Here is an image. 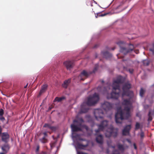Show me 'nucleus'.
<instances>
[{
	"label": "nucleus",
	"instance_id": "1",
	"mask_svg": "<svg viewBox=\"0 0 154 154\" xmlns=\"http://www.w3.org/2000/svg\"><path fill=\"white\" fill-rule=\"evenodd\" d=\"M124 82L123 77L121 76H119L117 79L114 80L112 85V91L110 94L107 96L108 99H117L119 98L120 94V84Z\"/></svg>",
	"mask_w": 154,
	"mask_h": 154
},
{
	"label": "nucleus",
	"instance_id": "2",
	"mask_svg": "<svg viewBox=\"0 0 154 154\" xmlns=\"http://www.w3.org/2000/svg\"><path fill=\"white\" fill-rule=\"evenodd\" d=\"M99 97L98 94L95 93L92 96L88 98L86 102H84L81 105L80 112L84 113L87 112L89 109L88 106L94 105L99 101Z\"/></svg>",
	"mask_w": 154,
	"mask_h": 154
},
{
	"label": "nucleus",
	"instance_id": "3",
	"mask_svg": "<svg viewBox=\"0 0 154 154\" xmlns=\"http://www.w3.org/2000/svg\"><path fill=\"white\" fill-rule=\"evenodd\" d=\"M130 109L129 107H125L124 111L126 112L125 114L121 109H119L118 110L115 116V120L116 123L121 124L122 123V121L124 119V115L125 118L126 119H128L130 116Z\"/></svg>",
	"mask_w": 154,
	"mask_h": 154
},
{
	"label": "nucleus",
	"instance_id": "4",
	"mask_svg": "<svg viewBox=\"0 0 154 154\" xmlns=\"http://www.w3.org/2000/svg\"><path fill=\"white\" fill-rule=\"evenodd\" d=\"M118 129H114L113 126H112L108 128L105 132V136L108 138H109L111 136L116 137L118 135Z\"/></svg>",
	"mask_w": 154,
	"mask_h": 154
},
{
	"label": "nucleus",
	"instance_id": "5",
	"mask_svg": "<svg viewBox=\"0 0 154 154\" xmlns=\"http://www.w3.org/2000/svg\"><path fill=\"white\" fill-rule=\"evenodd\" d=\"M94 114L96 119L98 121L103 120V112L102 110L100 109H97L95 110Z\"/></svg>",
	"mask_w": 154,
	"mask_h": 154
},
{
	"label": "nucleus",
	"instance_id": "6",
	"mask_svg": "<svg viewBox=\"0 0 154 154\" xmlns=\"http://www.w3.org/2000/svg\"><path fill=\"white\" fill-rule=\"evenodd\" d=\"M131 88V85L128 82L125 83L123 86L122 89L123 93L122 96L126 95L127 96H129V90Z\"/></svg>",
	"mask_w": 154,
	"mask_h": 154
},
{
	"label": "nucleus",
	"instance_id": "7",
	"mask_svg": "<svg viewBox=\"0 0 154 154\" xmlns=\"http://www.w3.org/2000/svg\"><path fill=\"white\" fill-rule=\"evenodd\" d=\"M108 121L104 120L102 121L100 124H97L98 129L95 130L96 134H98L100 131H102L108 125Z\"/></svg>",
	"mask_w": 154,
	"mask_h": 154
},
{
	"label": "nucleus",
	"instance_id": "8",
	"mask_svg": "<svg viewBox=\"0 0 154 154\" xmlns=\"http://www.w3.org/2000/svg\"><path fill=\"white\" fill-rule=\"evenodd\" d=\"M117 44L119 45L120 47V52L122 53L124 55H125L128 53H130V52L129 51L128 48H126L125 47H121V45H123L124 43L122 41H119L117 43Z\"/></svg>",
	"mask_w": 154,
	"mask_h": 154
},
{
	"label": "nucleus",
	"instance_id": "9",
	"mask_svg": "<svg viewBox=\"0 0 154 154\" xmlns=\"http://www.w3.org/2000/svg\"><path fill=\"white\" fill-rule=\"evenodd\" d=\"M90 72H88L85 70H83L81 72L80 75L78 76V78L81 80L84 81L85 79L91 74Z\"/></svg>",
	"mask_w": 154,
	"mask_h": 154
},
{
	"label": "nucleus",
	"instance_id": "10",
	"mask_svg": "<svg viewBox=\"0 0 154 154\" xmlns=\"http://www.w3.org/2000/svg\"><path fill=\"white\" fill-rule=\"evenodd\" d=\"M73 61L67 60L64 62L63 63L67 69L70 70L73 67Z\"/></svg>",
	"mask_w": 154,
	"mask_h": 154
},
{
	"label": "nucleus",
	"instance_id": "11",
	"mask_svg": "<svg viewBox=\"0 0 154 154\" xmlns=\"http://www.w3.org/2000/svg\"><path fill=\"white\" fill-rule=\"evenodd\" d=\"M112 107V104L107 102H105L102 105V107L106 111L110 109Z\"/></svg>",
	"mask_w": 154,
	"mask_h": 154
},
{
	"label": "nucleus",
	"instance_id": "12",
	"mask_svg": "<svg viewBox=\"0 0 154 154\" xmlns=\"http://www.w3.org/2000/svg\"><path fill=\"white\" fill-rule=\"evenodd\" d=\"M123 105L125 106V107H129L131 108L132 105L131 103L130 99H124L122 102Z\"/></svg>",
	"mask_w": 154,
	"mask_h": 154
},
{
	"label": "nucleus",
	"instance_id": "13",
	"mask_svg": "<svg viewBox=\"0 0 154 154\" xmlns=\"http://www.w3.org/2000/svg\"><path fill=\"white\" fill-rule=\"evenodd\" d=\"M9 135L7 133L4 132L2 133V141L7 143L8 142L9 138Z\"/></svg>",
	"mask_w": 154,
	"mask_h": 154
},
{
	"label": "nucleus",
	"instance_id": "14",
	"mask_svg": "<svg viewBox=\"0 0 154 154\" xmlns=\"http://www.w3.org/2000/svg\"><path fill=\"white\" fill-rule=\"evenodd\" d=\"M42 134L43 135V137L39 139V141L42 143H47L48 142V140L47 138L48 134L46 132H44Z\"/></svg>",
	"mask_w": 154,
	"mask_h": 154
},
{
	"label": "nucleus",
	"instance_id": "15",
	"mask_svg": "<svg viewBox=\"0 0 154 154\" xmlns=\"http://www.w3.org/2000/svg\"><path fill=\"white\" fill-rule=\"evenodd\" d=\"M131 128V125L126 126L122 131V135H126L129 134Z\"/></svg>",
	"mask_w": 154,
	"mask_h": 154
},
{
	"label": "nucleus",
	"instance_id": "16",
	"mask_svg": "<svg viewBox=\"0 0 154 154\" xmlns=\"http://www.w3.org/2000/svg\"><path fill=\"white\" fill-rule=\"evenodd\" d=\"M72 130L73 132H77L81 131L82 130L81 128L78 127L77 125L74 124H72L71 125Z\"/></svg>",
	"mask_w": 154,
	"mask_h": 154
},
{
	"label": "nucleus",
	"instance_id": "17",
	"mask_svg": "<svg viewBox=\"0 0 154 154\" xmlns=\"http://www.w3.org/2000/svg\"><path fill=\"white\" fill-rule=\"evenodd\" d=\"M102 53L104 57L106 59L110 58L112 57V54L107 51L102 52Z\"/></svg>",
	"mask_w": 154,
	"mask_h": 154
},
{
	"label": "nucleus",
	"instance_id": "18",
	"mask_svg": "<svg viewBox=\"0 0 154 154\" xmlns=\"http://www.w3.org/2000/svg\"><path fill=\"white\" fill-rule=\"evenodd\" d=\"M96 141L97 142L100 144H102L103 143V137L101 135H99L96 138Z\"/></svg>",
	"mask_w": 154,
	"mask_h": 154
},
{
	"label": "nucleus",
	"instance_id": "19",
	"mask_svg": "<svg viewBox=\"0 0 154 154\" xmlns=\"http://www.w3.org/2000/svg\"><path fill=\"white\" fill-rule=\"evenodd\" d=\"M47 85L46 84L44 85H42V87L40 91L39 92V95H41L44 92L47 88Z\"/></svg>",
	"mask_w": 154,
	"mask_h": 154
},
{
	"label": "nucleus",
	"instance_id": "20",
	"mask_svg": "<svg viewBox=\"0 0 154 154\" xmlns=\"http://www.w3.org/2000/svg\"><path fill=\"white\" fill-rule=\"evenodd\" d=\"M117 146L118 149L121 151L122 152H124L125 148L124 146L122 145L119 143L117 144Z\"/></svg>",
	"mask_w": 154,
	"mask_h": 154
},
{
	"label": "nucleus",
	"instance_id": "21",
	"mask_svg": "<svg viewBox=\"0 0 154 154\" xmlns=\"http://www.w3.org/2000/svg\"><path fill=\"white\" fill-rule=\"evenodd\" d=\"M2 149L5 154L7 153L9 149V147L8 145H5L2 147Z\"/></svg>",
	"mask_w": 154,
	"mask_h": 154
},
{
	"label": "nucleus",
	"instance_id": "22",
	"mask_svg": "<svg viewBox=\"0 0 154 154\" xmlns=\"http://www.w3.org/2000/svg\"><path fill=\"white\" fill-rule=\"evenodd\" d=\"M66 99V97L64 96H63L61 97H56L54 100V102L57 101L60 102L62 100H64Z\"/></svg>",
	"mask_w": 154,
	"mask_h": 154
},
{
	"label": "nucleus",
	"instance_id": "23",
	"mask_svg": "<svg viewBox=\"0 0 154 154\" xmlns=\"http://www.w3.org/2000/svg\"><path fill=\"white\" fill-rule=\"evenodd\" d=\"M70 82V79H69L64 81L63 84H62V86L65 88H66L68 84Z\"/></svg>",
	"mask_w": 154,
	"mask_h": 154
},
{
	"label": "nucleus",
	"instance_id": "24",
	"mask_svg": "<svg viewBox=\"0 0 154 154\" xmlns=\"http://www.w3.org/2000/svg\"><path fill=\"white\" fill-rule=\"evenodd\" d=\"M88 145L87 144L86 145H83L79 143H77L76 144L77 148L79 149H83L84 148L86 147Z\"/></svg>",
	"mask_w": 154,
	"mask_h": 154
},
{
	"label": "nucleus",
	"instance_id": "25",
	"mask_svg": "<svg viewBox=\"0 0 154 154\" xmlns=\"http://www.w3.org/2000/svg\"><path fill=\"white\" fill-rule=\"evenodd\" d=\"M74 122L79 123L80 122L79 125L81 126L82 123L84 122L83 119L82 118H79L78 120H74Z\"/></svg>",
	"mask_w": 154,
	"mask_h": 154
},
{
	"label": "nucleus",
	"instance_id": "26",
	"mask_svg": "<svg viewBox=\"0 0 154 154\" xmlns=\"http://www.w3.org/2000/svg\"><path fill=\"white\" fill-rule=\"evenodd\" d=\"M76 139L79 141H85V139H83L80 137L79 135V134H76L73 136Z\"/></svg>",
	"mask_w": 154,
	"mask_h": 154
},
{
	"label": "nucleus",
	"instance_id": "27",
	"mask_svg": "<svg viewBox=\"0 0 154 154\" xmlns=\"http://www.w3.org/2000/svg\"><path fill=\"white\" fill-rule=\"evenodd\" d=\"M154 115L153 113H152V112L149 111V112L148 116V121H151L152 120V117L151 116L152 115Z\"/></svg>",
	"mask_w": 154,
	"mask_h": 154
},
{
	"label": "nucleus",
	"instance_id": "28",
	"mask_svg": "<svg viewBox=\"0 0 154 154\" xmlns=\"http://www.w3.org/2000/svg\"><path fill=\"white\" fill-rule=\"evenodd\" d=\"M143 63L144 65L148 66L150 63V61L148 60H145L143 61Z\"/></svg>",
	"mask_w": 154,
	"mask_h": 154
},
{
	"label": "nucleus",
	"instance_id": "29",
	"mask_svg": "<svg viewBox=\"0 0 154 154\" xmlns=\"http://www.w3.org/2000/svg\"><path fill=\"white\" fill-rule=\"evenodd\" d=\"M145 92V91L142 88H141L140 91V95L141 97H143Z\"/></svg>",
	"mask_w": 154,
	"mask_h": 154
},
{
	"label": "nucleus",
	"instance_id": "30",
	"mask_svg": "<svg viewBox=\"0 0 154 154\" xmlns=\"http://www.w3.org/2000/svg\"><path fill=\"white\" fill-rule=\"evenodd\" d=\"M134 48V47L133 45L132 44H130L129 45V47L128 49L130 51V52L132 51Z\"/></svg>",
	"mask_w": 154,
	"mask_h": 154
},
{
	"label": "nucleus",
	"instance_id": "31",
	"mask_svg": "<svg viewBox=\"0 0 154 154\" xmlns=\"http://www.w3.org/2000/svg\"><path fill=\"white\" fill-rule=\"evenodd\" d=\"M140 125L139 122H137L135 125V129L137 130L140 128Z\"/></svg>",
	"mask_w": 154,
	"mask_h": 154
},
{
	"label": "nucleus",
	"instance_id": "32",
	"mask_svg": "<svg viewBox=\"0 0 154 154\" xmlns=\"http://www.w3.org/2000/svg\"><path fill=\"white\" fill-rule=\"evenodd\" d=\"M106 15V14H102L100 13H97L96 15H95L96 18H97L98 17H103L105 16Z\"/></svg>",
	"mask_w": 154,
	"mask_h": 154
},
{
	"label": "nucleus",
	"instance_id": "33",
	"mask_svg": "<svg viewBox=\"0 0 154 154\" xmlns=\"http://www.w3.org/2000/svg\"><path fill=\"white\" fill-rule=\"evenodd\" d=\"M140 136L141 139H143L144 137V132L142 131V129L141 130V132L140 134Z\"/></svg>",
	"mask_w": 154,
	"mask_h": 154
},
{
	"label": "nucleus",
	"instance_id": "34",
	"mask_svg": "<svg viewBox=\"0 0 154 154\" xmlns=\"http://www.w3.org/2000/svg\"><path fill=\"white\" fill-rule=\"evenodd\" d=\"M98 68V65H96L95 66V67L94 68L93 71L92 72H90V73L91 74L92 73L95 72L97 70Z\"/></svg>",
	"mask_w": 154,
	"mask_h": 154
},
{
	"label": "nucleus",
	"instance_id": "35",
	"mask_svg": "<svg viewBox=\"0 0 154 154\" xmlns=\"http://www.w3.org/2000/svg\"><path fill=\"white\" fill-rule=\"evenodd\" d=\"M56 142H54L50 143V146L51 149H52L54 146L55 144H56Z\"/></svg>",
	"mask_w": 154,
	"mask_h": 154
},
{
	"label": "nucleus",
	"instance_id": "36",
	"mask_svg": "<svg viewBox=\"0 0 154 154\" xmlns=\"http://www.w3.org/2000/svg\"><path fill=\"white\" fill-rule=\"evenodd\" d=\"M149 51H151L152 54H154V43L152 45V47L149 49Z\"/></svg>",
	"mask_w": 154,
	"mask_h": 154
},
{
	"label": "nucleus",
	"instance_id": "37",
	"mask_svg": "<svg viewBox=\"0 0 154 154\" xmlns=\"http://www.w3.org/2000/svg\"><path fill=\"white\" fill-rule=\"evenodd\" d=\"M43 127L45 128H48L50 129L51 126L50 125L46 123L44 125Z\"/></svg>",
	"mask_w": 154,
	"mask_h": 154
},
{
	"label": "nucleus",
	"instance_id": "38",
	"mask_svg": "<svg viewBox=\"0 0 154 154\" xmlns=\"http://www.w3.org/2000/svg\"><path fill=\"white\" fill-rule=\"evenodd\" d=\"M4 113V110L2 109H0V116H2L3 115Z\"/></svg>",
	"mask_w": 154,
	"mask_h": 154
},
{
	"label": "nucleus",
	"instance_id": "39",
	"mask_svg": "<svg viewBox=\"0 0 154 154\" xmlns=\"http://www.w3.org/2000/svg\"><path fill=\"white\" fill-rule=\"evenodd\" d=\"M50 129L53 131H55L56 130L57 128L55 127L51 126Z\"/></svg>",
	"mask_w": 154,
	"mask_h": 154
},
{
	"label": "nucleus",
	"instance_id": "40",
	"mask_svg": "<svg viewBox=\"0 0 154 154\" xmlns=\"http://www.w3.org/2000/svg\"><path fill=\"white\" fill-rule=\"evenodd\" d=\"M112 154H120L119 152L117 150H116L114 151Z\"/></svg>",
	"mask_w": 154,
	"mask_h": 154
},
{
	"label": "nucleus",
	"instance_id": "41",
	"mask_svg": "<svg viewBox=\"0 0 154 154\" xmlns=\"http://www.w3.org/2000/svg\"><path fill=\"white\" fill-rule=\"evenodd\" d=\"M0 120L4 121L5 120V118L2 116H0Z\"/></svg>",
	"mask_w": 154,
	"mask_h": 154
},
{
	"label": "nucleus",
	"instance_id": "42",
	"mask_svg": "<svg viewBox=\"0 0 154 154\" xmlns=\"http://www.w3.org/2000/svg\"><path fill=\"white\" fill-rule=\"evenodd\" d=\"M77 154H87L81 152H78Z\"/></svg>",
	"mask_w": 154,
	"mask_h": 154
},
{
	"label": "nucleus",
	"instance_id": "43",
	"mask_svg": "<svg viewBox=\"0 0 154 154\" xmlns=\"http://www.w3.org/2000/svg\"><path fill=\"white\" fill-rule=\"evenodd\" d=\"M129 72L131 73H132L133 72L134 70L133 69H129Z\"/></svg>",
	"mask_w": 154,
	"mask_h": 154
},
{
	"label": "nucleus",
	"instance_id": "44",
	"mask_svg": "<svg viewBox=\"0 0 154 154\" xmlns=\"http://www.w3.org/2000/svg\"><path fill=\"white\" fill-rule=\"evenodd\" d=\"M2 131V128L1 126H0V135L1 134Z\"/></svg>",
	"mask_w": 154,
	"mask_h": 154
},
{
	"label": "nucleus",
	"instance_id": "45",
	"mask_svg": "<svg viewBox=\"0 0 154 154\" xmlns=\"http://www.w3.org/2000/svg\"><path fill=\"white\" fill-rule=\"evenodd\" d=\"M39 148V146H37V147L36 149V151H38Z\"/></svg>",
	"mask_w": 154,
	"mask_h": 154
},
{
	"label": "nucleus",
	"instance_id": "46",
	"mask_svg": "<svg viewBox=\"0 0 154 154\" xmlns=\"http://www.w3.org/2000/svg\"><path fill=\"white\" fill-rule=\"evenodd\" d=\"M135 52L136 54H138L139 52V50H136L135 51Z\"/></svg>",
	"mask_w": 154,
	"mask_h": 154
},
{
	"label": "nucleus",
	"instance_id": "47",
	"mask_svg": "<svg viewBox=\"0 0 154 154\" xmlns=\"http://www.w3.org/2000/svg\"><path fill=\"white\" fill-rule=\"evenodd\" d=\"M134 149H137V146H136L135 144L134 143Z\"/></svg>",
	"mask_w": 154,
	"mask_h": 154
},
{
	"label": "nucleus",
	"instance_id": "48",
	"mask_svg": "<svg viewBox=\"0 0 154 154\" xmlns=\"http://www.w3.org/2000/svg\"><path fill=\"white\" fill-rule=\"evenodd\" d=\"M84 127L87 130L88 129V126H86V125H85L84 126Z\"/></svg>",
	"mask_w": 154,
	"mask_h": 154
},
{
	"label": "nucleus",
	"instance_id": "49",
	"mask_svg": "<svg viewBox=\"0 0 154 154\" xmlns=\"http://www.w3.org/2000/svg\"><path fill=\"white\" fill-rule=\"evenodd\" d=\"M107 144H108V146H110V143H109V141H107Z\"/></svg>",
	"mask_w": 154,
	"mask_h": 154
},
{
	"label": "nucleus",
	"instance_id": "50",
	"mask_svg": "<svg viewBox=\"0 0 154 154\" xmlns=\"http://www.w3.org/2000/svg\"><path fill=\"white\" fill-rule=\"evenodd\" d=\"M111 147L113 149H115V146H111Z\"/></svg>",
	"mask_w": 154,
	"mask_h": 154
},
{
	"label": "nucleus",
	"instance_id": "51",
	"mask_svg": "<svg viewBox=\"0 0 154 154\" xmlns=\"http://www.w3.org/2000/svg\"><path fill=\"white\" fill-rule=\"evenodd\" d=\"M27 85H28V84L25 86H24V88H26L27 86Z\"/></svg>",
	"mask_w": 154,
	"mask_h": 154
},
{
	"label": "nucleus",
	"instance_id": "52",
	"mask_svg": "<svg viewBox=\"0 0 154 154\" xmlns=\"http://www.w3.org/2000/svg\"><path fill=\"white\" fill-rule=\"evenodd\" d=\"M100 88V86H98L97 88V90H99V88Z\"/></svg>",
	"mask_w": 154,
	"mask_h": 154
},
{
	"label": "nucleus",
	"instance_id": "53",
	"mask_svg": "<svg viewBox=\"0 0 154 154\" xmlns=\"http://www.w3.org/2000/svg\"><path fill=\"white\" fill-rule=\"evenodd\" d=\"M97 45H95L94 46V48H96L97 47Z\"/></svg>",
	"mask_w": 154,
	"mask_h": 154
},
{
	"label": "nucleus",
	"instance_id": "54",
	"mask_svg": "<svg viewBox=\"0 0 154 154\" xmlns=\"http://www.w3.org/2000/svg\"><path fill=\"white\" fill-rule=\"evenodd\" d=\"M115 48V47L113 48H112V49L113 50H114Z\"/></svg>",
	"mask_w": 154,
	"mask_h": 154
},
{
	"label": "nucleus",
	"instance_id": "55",
	"mask_svg": "<svg viewBox=\"0 0 154 154\" xmlns=\"http://www.w3.org/2000/svg\"><path fill=\"white\" fill-rule=\"evenodd\" d=\"M101 82L102 83H103L104 82V81H103V80H102L101 81Z\"/></svg>",
	"mask_w": 154,
	"mask_h": 154
},
{
	"label": "nucleus",
	"instance_id": "56",
	"mask_svg": "<svg viewBox=\"0 0 154 154\" xmlns=\"http://www.w3.org/2000/svg\"><path fill=\"white\" fill-rule=\"evenodd\" d=\"M5 153L4 152V153L2 152V153H0V154H5Z\"/></svg>",
	"mask_w": 154,
	"mask_h": 154
},
{
	"label": "nucleus",
	"instance_id": "57",
	"mask_svg": "<svg viewBox=\"0 0 154 154\" xmlns=\"http://www.w3.org/2000/svg\"><path fill=\"white\" fill-rule=\"evenodd\" d=\"M117 56H118V58H119V54H117Z\"/></svg>",
	"mask_w": 154,
	"mask_h": 154
},
{
	"label": "nucleus",
	"instance_id": "58",
	"mask_svg": "<svg viewBox=\"0 0 154 154\" xmlns=\"http://www.w3.org/2000/svg\"><path fill=\"white\" fill-rule=\"evenodd\" d=\"M21 154H25L24 153H22Z\"/></svg>",
	"mask_w": 154,
	"mask_h": 154
},
{
	"label": "nucleus",
	"instance_id": "59",
	"mask_svg": "<svg viewBox=\"0 0 154 154\" xmlns=\"http://www.w3.org/2000/svg\"><path fill=\"white\" fill-rule=\"evenodd\" d=\"M49 109H51V108L50 107V108H49Z\"/></svg>",
	"mask_w": 154,
	"mask_h": 154
}]
</instances>
